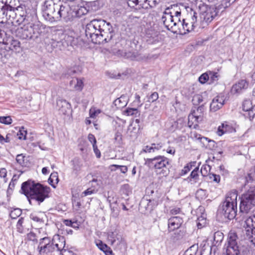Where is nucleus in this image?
<instances>
[{
    "label": "nucleus",
    "mask_w": 255,
    "mask_h": 255,
    "mask_svg": "<svg viewBox=\"0 0 255 255\" xmlns=\"http://www.w3.org/2000/svg\"><path fill=\"white\" fill-rule=\"evenodd\" d=\"M192 248H194V246L191 247L190 250H187L184 255H197L198 250L196 249L195 251H193Z\"/></svg>",
    "instance_id": "obj_64"
},
{
    "label": "nucleus",
    "mask_w": 255,
    "mask_h": 255,
    "mask_svg": "<svg viewBox=\"0 0 255 255\" xmlns=\"http://www.w3.org/2000/svg\"><path fill=\"white\" fill-rule=\"evenodd\" d=\"M139 208L142 212H150L152 211V207L149 205L147 198H143L141 200L139 205Z\"/></svg>",
    "instance_id": "obj_26"
},
{
    "label": "nucleus",
    "mask_w": 255,
    "mask_h": 255,
    "mask_svg": "<svg viewBox=\"0 0 255 255\" xmlns=\"http://www.w3.org/2000/svg\"><path fill=\"white\" fill-rule=\"evenodd\" d=\"M54 242L58 243V245L62 244L61 250L65 248L66 245V241L64 236H60L59 235L56 234L53 237Z\"/></svg>",
    "instance_id": "obj_30"
},
{
    "label": "nucleus",
    "mask_w": 255,
    "mask_h": 255,
    "mask_svg": "<svg viewBox=\"0 0 255 255\" xmlns=\"http://www.w3.org/2000/svg\"><path fill=\"white\" fill-rule=\"evenodd\" d=\"M17 7H13L6 2L2 5L0 10V19L10 20L18 18Z\"/></svg>",
    "instance_id": "obj_10"
},
{
    "label": "nucleus",
    "mask_w": 255,
    "mask_h": 255,
    "mask_svg": "<svg viewBox=\"0 0 255 255\" xmlns=\"http://www.w3.org/2000/svg\"><path fill=\"white\" fill-rule=\"evenodd\" d=\"M117 234L114 232H110L108 233V237L110 239L112 242V244H113L116 241V239L119 240V238L117 237Z\"/></svg>",
    "instance_id": "obj_52"
},
{
    "label": "nucleus",
    "mask_w": 255,
    "mask_h": 255,
    "mask_svg": "<svg viewBox=\"0 0 255 255\" xmlns=\"http://www.w3.org/2000/svg\"><path fill=\"white\" fill-rule=\"evenodd\" d=\"M193 166L194 165H192V163L187 164L186 166H184V168L181 170V174L185 175V174H186L191 170Z\"/></svg>",
    "instance_id": "obj_51"
},
{
    "label": "nucleus",
    "mask_w": 255,
    "mask_h": 255,
    "mask_svg": "<svg viewBox=\"0 0 255 255\" xmlns=\"http://www.w3.org/2000/svg\"><path fill=\"white\" fill-rule=\"evenodd\" d=\"M206 146L209 149L213 150L216 147V143L215 141L209 139L206 144Z\"/></svg>",
    "instance_id": "obj_53"
},
{
    "label": "nucleus",
    "mask_w": 255,
    "mask_h": 255,
    "mask_svg": "<svg viewBox=\"0 0 255 255\" xmlns=\"http://www.w3.org/2000/svg\"><path fill=\"white\" fill-rule=\"evenodd\" d=\"M26 238L28 241H32L34 243H37L38 242L36 234L32 232H30L27 234Z\"/></svg>",
    "instance_id": "obj_45"
},
{
    "label": "nucleus",
    "mask_w": 255,
    "mask_h": 255,
    "mask_svg": "<svg viewBox=\"0 0 255 255\" xmlns=\"http://www.w3.org/2000/svg\"><path fill=\"white\" fill-rule=\"evenodd\" d=\"M17 33L22 39L33 40L31 27L29 24H24L23 27L18 29Z\"/></svg>",
    "instance_id": "obj_15"
},
{
    "label": "nucleus",
    "mask_w": 255,
    "mask_h": 255,
    "mask_svg": "<svg viewBox=\"0 0 255 255\" xmlns=\"http://www.w3.org/2000/svg\"><path fill=\"white\" fill-rule=\"evenodd\" d=\"M230 127L227 124H223L222 127H219L217 133L220 136L222 135L224 133L229 131Z\"/></svg>",
    "instance_id": "obj_39"
},
{
    "label": "nucleus",
    "mask_w": 255,
    "mask_h": 255,
    "mask_svg": "<svg viewBox=\"0 0 255 255\" xmlns=\"http://www.w3.org/2000/svg\"><path fill=\"white\" fill-rule=\"evenodd\" d=\"M204 248L201 251L200 254L198 255H210L213 247H210V249H208L207 251H206V248L205 246Z\"/></svg>",
    "instance_id": "obj_54"
},
{
    "label": "nucleus",
    "mask_w": 255,
    "mask_h": 255,
    "mask_svg": "<svg viewBox=\"0 0 255 255\" xmlns=\"http://www.w3.org/2000/svg\"><path fill=\"white\" fill-rule=\"evenodd\" d=\"M51 244L52 246V248H53V251H55V248H56L57 250L58 251H60L61 252V246L62 244L60 243V245H58V243L54 242V238L53 237L52 240H51Z\"/></svg>",
    "instance_id": "obj_50"
},
{
    "label": "nucleus",
    "mask_w": 255,
    "mask_h": 255,
    "mask_svg": "<svg viewBox=\"0 0 255 255\" xmlns=\"http://www.w3.org/2000/svg\"><path fill=\"white\" fill-rule=\"evenodd\" d=\"M74 37L69 35H65L64 38L60 41H54L52 43L53 47L57 48L60 50H64L69 45H72Z\"/></svg>",
    "instance_id": "obj_14"
},
{
    "label": "nucleus",
    "mask_w": 255,
    "mask_h": 255,
    "mask_svg": "<svg viewBox=\"0 0 255 255\" xmlns=\"http://www.w3.org/2000/svg\"><path fill=\"white\" fill-rule=\"evenodd\" d=\"M243 110L245 112L253 109L255 110V106H252V102L250 100H245L242 105Z\"/></svg>",
    "instance_id": "obj_36"
},
{
    "label": "nucleus",
    "mask_w": 255,
    "mask_h": 255,
    "mask_svg": "<svg viewBox=\"0 0 255 255\" xmlns=\"http://www.w3.org/2000/svg\"><path fill=\"white\" fill-rule=\"evenodd\" d=\"M179 6L177 4H172L170 6L165 8L163 12V14L171 15L173 16L176 10L177 9Z\"/></svg>",
    "instance_id": "obj_35"
},
{
    "label": "nucleus",
    "mask_w": 255,
    "mask_h": 255,
    "mask_svg": "<svg viewBox=\"0 0 255 255\" xmlns=\"http://www.w3.org/2000/svg\"><path fill=\"white\" fill-rule=\"evenodd\" d=\"M14 135L12 133H8L6 135V137H4V143H9L11 140H13Z\"/></svg>",
    "instance_id": "obj_57"
},
{
    "label": "nucleus",
    "mask_w": 255,
    "mask_h": 255,
    "mask_svg": "<svg viewBox=\"0 0 255 255\" xmlns=\"http://www.w3.org/2000/svg\"><path fill=\"white\" fill-rule=\"evenodd\" d=\"M183 223V219L179 216L171 217L168 220V226L169 232L178 229Z\"/></svg>",
    "instance_id": "obj_17"
},
{
    "label": "nucleus",
    "mask_w": 255,
    "mask_h": 255,
    "mask_svg": "<svg viewBox=\"0 0 255 255\" xmlns=\"http://www.w3.org/2000/svg\"><path fill=\"white\" fill-rule=\"evenodd\" d=\"M0 123L5 125H10L12 123V119L10 116L0 117Z\"/></svg>",
    "instance_id": "obj_46"
},
{
    "label": "nucleus",
    "mask_w": 255,
    "mask_h": 255,
    "mask_svg": "<svg viewBox=\"0 0 255 255\" xmlns=\"http://www.w3.org/2000/svg\"><path fill=\"white\" fill-rule=\"evenodd\" d=\"M114 139L119 143H121L122 140V132L119 130L117 131L115 133Z\"/></svg>",
    "instance_id": "obj_55"
},
{
    "label": "nucleus",
    "mask_w": 255,
    "mask_h": 255,
    "mask_svg": "<svg viewBox=\"0 0 255 255\" xmlns=\"http://www.w3.org/2000/svg\"><path fill=\"white\" fill-rule=\"evenodd\" d=\"M210 2H215L216 1H220L221 3L218 5L216 7V9L217 10V12H216L215 14V16H216L218 12H219V10H221V11H223L226 8L229 7L231 4V0H208Z\"/></svg>",
    "instance_id": "obj_22"
},
{
    "label": "nucleus",
    "mask_w": 255,
    "mask_h": 255,
    "mask_svg": "<svg viewBox=\"0 0 255 255\" xmlns=\"http://www.w3.org/2000/svg\"><path fill=\"white\" fill-rule=\"evenodd\" d=\"M112 166L116 167L117 168L120 169L121 172L125 174L128 171V167L126 166L116 164H114Z\"/></svg>",
    "instance_id": "obj_61"
},
{
    "label": "nucleus",
    "mask_w": 255,
    "mask_h": 255,
    "mask_svg": "<svg viewBox=\"0 0 255 255\" xmlns=\"http://www.w3.org/2000/svg\"><path fill=\"white\" fill-rule=\"evenodd\" d=\"M112 52L115 55L119 57H123L126 59L134 61H143L148 58L147 55L142 54L137 51H126L120 49H113Z\"/></svg>",
    "instance_id": "obj_9"
},
{
    "label": "nucleus",
    "mask_w": 255,
    "mask_h": 255,
    "mask_svg": "<svg viewBox=\"0 0 255 255\" xmlns=\"http://www.w3.org/2000/svg\"><path fill=\"white\" fill-rule=\"evenodd\" d=\"M240 199V211L242 213H248L255 206V186L250 187Z\"/></svg>",
    "instance_id": "obj_6"
},
{
    "label": "nucleus",
    "mask_w": 255,
    "mask_h": 255,
    "mask_svg": "<svg viewBox=\"0 0 255 255\" xmlns=\"http://www.w3.org/2000/svg\"><path fill=\"white\" fill-rule=\"evenodd\" d=\"M245 231L246 235L252 242H253L254 239L253 229H252L251 226H246Z\"/></svg>",
    "instance_id": "obj_38"
},
{
    "label": "nucleus",
    "mask_w": 255,
    "mask_h": 255,
    "mask_svg": "<svg viewBox=\"0 0 255 255\" xmlns=\"http://www.w3.org/2000/svg\"><path fill=\"white\" fill-rule=\"evenodd\" d=\"M191 23L192 25H190L189 23L186 22V20L185 19H183L182 21V25H181V29L182 28L184 30V33H186V31L189 32L193 30V24H192L193 22ZM181 32L182 31L181 30L180 32Z\"/></svg>",
    "instance_id": "obj_32"
},
{
    "label": "nucleus",
    "mask_w": 255,
    "mask_h": 255,
    "mask_svg": "<svg viewBox=\"0 0 255 255\" xmlns=\"http://www.w3.org/2000/svg\"><path fill=\"white\" fill-rule=\"evenodd\" d=\"M158 98V94L157 92H153L152 93L148 98V101L150 102H154L156 101Z\"/></svg>",
    "instance_id": "obj_56"
},
{
    "label": "nucleus",
    "mask_w": 255,
    "mask_h": 255,
    "mask_svg": "<svg viewBox=\"0 0 255 255\" xmlns=\"http://www.w3.org/2000/svg\"><path fill=\"white\" fill-rule=\"evenodd\" d=\"M22 213V210L19 208H15L11 211L9 216L12 219H15L19 217Z\"/></svg>",
    "instance_id": "obj_42"
},
{
    "label": "nucleus",
    "mask_w": 255,
    "mask_h": 255,
    "mask_svg": "<svg viewBox=\"0 0 255 255\" xmlns=\"http://www.w3.org/2000/svg\"><path fill=\"white\" fill-rule=\"evenodd\" d=\"M3 43L5 45L4 48L6 50H11L15 53H20L22 50L20 42L12 37L3 40Z\"/></svg>",
    "instance_id": "obj_11"
},
{
    "label": "nucleus",
    "mask_w": 255,
    "mask_h": 255,
    "mask_svg": "<svg viewBox=\"0 0 255 255\" xmlns=\"http://www.w3.org/2000/svg\"><path fill=\"white\" fill-rule=\"evenodd\" d=\"M237 191L228 193L225 200L219 207L218 214L229 220L235 218L237 212Z\"/></svg>",
    "instance_id": "obj_3"
},
{
    "label": "nucleus",
    "mask_w": 255,
    "mask_h": 255,
    "mask_svg": "<svg viewBox=\"0 0 255 255\" xmlns=\"http://www.w3.org/2000/svg\"><path fill=\"white\" fill-rule=\"evenodd\" d=\"M199 81L202 83L204 84L208 80H209V75L207 73H204L202 74L199 77Z\"/></svg>",
    "instance_id": "obj_49"
},
{
    "label": "nucleus",
    "mask_w": 255,
    "mask_h": 255,
    "mask_svg": "<svg viewBox=\"0 0 255 255\" xmlns=\"http://www.w3.org/2000/svg\"><path fill=\"white\" fill-rule=\"evenodd\" d=\"M60 255H76L74 253V252L70 250L63 249L62 250H61L60 252Z\"/></svg>",
    "instance_id": "obj_60"
},
{
    "label": "nucleus",
    "mask_w": 255,
    "mask_h": 255,
    "mask_svg": "<svg viewBox=\"0 0 255 255\" xmlns=\"http://www.w3.org/2000/svg\"><path fill=\"white\" fill-rule=\"evenodd\" d=\"M58 177L57 172L52 173L48 179V183L54 188L55 187V184H57L58 182Z\"/></svg>",
    "instance_id": "obj_34"
},
{
    "label": "nucleus",
    "mask_w": 255,
    "mask_h": 255,
    "mask_svg": "<svg viewBox=\"0 0 255 255\" xmlns=\"http://www.w3.org/2000/svg\"><path fill=\"white\" fill-rule=\"evenodd\" d=\"M146 1H148V4L149 5L150 7H155L157 4H158L161 1V0H146Z\"/></svg>",
    "instance_id": "obj_59"
},
{
    "label": "nucleus",
    "mask_w": 255,
    "mask_h": 255,
    "mask_svg": "<svg viewBox=\"0 0 255 255\" xmlns=\"http://www.w3.org/2000/svg\"><path fill=\"white\" fill-rule=\"evenodd\" d=\"M96 245L99 249L103 251L105 254L107 252L112 250L107 245L104 244L101 241H99V243H97Z\"/></svg>",
    "instance_id": "obj_40"
},
{
    "label": "nucleus",
    "mask_w": 255,
    "mask_h": 255,
    "mask_svg": "<svg viewBox=\"0 0 255 255\" xmlns=\"http://www.w3.org/2000/svg\"><path fill=\"white\" fill-rule=\"evenodd\" d=\"M73 84H74V87L76 90L81 91L83 89V82L81 80L78 78L73 79L70 82V85H72Z\"/></svg>",
    "instance_id": "obj_33"
},
{
    "label": "nucleus",
    "mask_w": 255,
    "mask_h": 255,
    "mask_svg": "<svg viewBox=\"0 0 255 255\" xmlns=\"http://www.w3.org/2000/svg\"><path fill=\"white\" fill-rule=\"evenodd\" d=\"M16 160L17 162L21 165L24 164V156L22 154L17 155Z\"/></svg>",
    "instance_id": "obj_58"
},
{
    "label": "nucleus",
    "mask_w": 255,
    "mask_h": 255,
    "mask_svg": "<svg viewBox=\"0 0 255 255\" xmlns=\"http://www.w3.org/2000/svg\"><path fill=\"white\" fill-rule=\"evenodd\" d=\"M20 191L27 197L30 205L35 203L40 205L49 197L51 189L49 187L29 179L22 183Z\"/></svg>",
    "instance_id": "obj_2"
},
{
    "label": "nucleus",
    "mask_w": 255,
    "mask_h": 255,
    "mask_svg": "<svg viewBox=\"0 0 255 255\" xmlns=\"http://www.w3.org/2000/svg\"><path fill=\"white\" fill-rule=\"evenodd\" d=\"M30 218L33 221L38 223H43L44 220L42 217H41L36 213H32L30 215Z\"/></svg>",
    "instance_id": "obj_44"
},
{
    "label": "nucleus",
    "mask_w": 255,
    "mask_h": 255,
    "mask_svg": "<svg viewBox=\"0 0 255 255\" xmlns=\"http://www.w3.org/2000/svg\"><path fill=\"white\" fill-rule=\"evenodd\" d=\"M29 24L31 27L33 40L36 42L40 41V36L42 35L45 28L37 20L35 22H31Z\"/></svg>",
    "instance_id": "obj_12"
},
{
    "label": "nucleus",
    "mask_w": 255,
    "mask_h": 255,
    "mask_svg": "<svg viewBox=\"0 0 255 255\" xmlns=\"http://www.w3.org/2000/svg\"><path fill=\"white\" fill-rule=\"evenodd\" d=\"M209 79L210 78L211 81L213 82L218 80V74L216 72H210L209 74Z\"/></svg>",
    "instance_id": "obj_63"
},
{
    "label": "nucleus",
    "mask_w": 255,
    "mask_h": 255,
    "mask_svg": "<svg viewBox=\"0 0 255 255\" xmlns=\"http://www.w3.org/2000/svg\"><path fill=\"white\" fill-rule=\"evenodd\" d=\"M60 4V0H46L42 8L43 16L50 22L55 21L57 12Z\"/></svg>",
    "instance_id": "obj_7"
},
{
    "label": "nucleus",
    "mask_w": 255,
    "mask_h": 255,
    "mask_svg": "<svg viewBox=\"0 0 255 255\" xmlns=\"http://www.w3.org/2000/svg\"><path fill=\"white\" fill-rule=\"evenodd\" d=\"M249 82L246 80H240L238 83L234 85L231 89V93L233 94H239L243 90L248 88Z\"/></svg>",
    "instance_id": "obj_20"
},
{
    "label": "nucleus",
    "mask_w": 255,
    "mask_h": 255,
    "mask_svg": "<svg viewBox=\"0 0 255 255\" xmlns=\"http://www.w3.org/2000/svg\"><path fill=\"white\" fill-rule=\"evenodd\" d=\"M173 25L170 27L171 31L174 33L181 32V25H182V21L180 17H173Z\"/></svg>",
    "instance_id": "obj_25"
},
{
    "label": "nucleus",
    "mask_w": 255,
    "mask_h": 255,
    "mask_svg": "<svg viewBox=\"0 0 255 255\" xmlns=\"http://www.w3.org/2000/svg\"><path fill=\"white\" fill-rule=\"evenodd\" d=\"M170 159L164 156L158 155L152 158L145 159L144 165L150 168H154L156 171L162 169V173L166 172L164 169H168L167 166L170 165Z\"/></svg>",
    "instance_id": "obj_8"
},
{
    "label": "nucleus",
    "mask_w": 255,
    "mask_h": 255,
    "mask_svg": "<svg viewBox=\"0 0 255 255\" xmlns=\"http://www.w3.org/2000/svg\"><path fill=\"white\" fill-rule=\"evenodd\" d=\"M57 108L60 113L66 115L71 112V105L65 100L58 99L57 100Z\"/></svg>",
    "instance_id": "obj_16"
},
{
    "label": "nucleus",
    "mask_w": 255,
    "mask_h": 255,
    "mask_svg": "<svg viewBox=\"0 0 255 255\" xmlns=\"http://www.w3.org/2000/svg\"><path fill=\"white\" fill-rule=\"evenodd\" d=\"M40 255H44L53 252V248L51 244V240L49 237H44L40 240L37 248Z\"/></svg>",
    "instance_id": "obj_13"
},
{
    "label": "nucleus",
    "mask_w": 255,
    "mask_h": 255,
    "mask_svg": "<svg viewBox=\"0 0 255 255\" xmlns=\"http://www.w3.org/2000/svg\"><path fill=\"white\" fill-rule=\"evenodd\" d=\"M225 248L226 255H253V251L250 247L239 246V238L234 232L230 231L229 233Z\"/></svg>",
    "instance_id": "obj_4"
},
{
    "label": "nucleus",
    "mask_w": 255,
    "mask_h": 255,
    "mask_svg": "<svg viewBox=\"0 0 255 255\" xmlns=\"http://www.w3.org/2000/svg\"><path fill=\"white\" fill-rule=\"evenodd\" d=\"M114 104L118 109L125 107L127 105V101L126 97L121 96L120 98L114 101Z\"/></svg>",
    "instance_id": "obj_29"
},
{
    "label": "nucleus",
    "mask_w": 255,
    "mask_h": 255,
    "mask_svg": "<svg viewBox=\"0 0 255 255\" xmlns=\"http://www.w3.org/2000/svg\"><path fill=\"white\" fill-rule=\"evenodd\" d=\"M195 119V121L197 123L202 121V117L201 115H197L196 114V112L195 111H192L191 114L189 116V120H192L193 119Z\"/></svg>",
    "instance_id": "obj_43"
},
{
    "label": "nucleus",
    "mask_w": 255,
    "mask_h": 255,
    "mask_svg": "<svg viewBox=\"0 0 255 255\" xmlns=\"http://www.w3.org/2000/svg\"><path fill=\"white\" fill-rule=\"evenodd\" d=\"M253 223H255V215L249 217L245 221V225L246 226H251V224H253Z\"/></svg>",
    "instance_id": "obj_62"
},
{
    "label": "nucleus",
    "mask_w": 255,
    "mask_h": 255,
    "mask_svg": "<svg viewBox=\"0 0 255 255\" xmlns=\"http://www.w3.org/2000/svg\"><path fill=\"white\" fill-rule=\"evenodd\" d=\"M27 130L23 127L19 128V130L16 135L18 138L20 140H25L26 139Z\"/></svg>",
    "instance_id": "obj_37"
},
{
    "label": "nucleus",
    "mask_w": 255,
    "mask_h": 255,
    "mask_svg": "<svg viewBox=\"0 0 255 255\" xmlns=\"http://www.w3.org/2000/svg\"><path fill=\"white\" fill-rule=\"evenodd\" d=\"M85 33L87 39L96 44L109 42L115 35L111 23L102 19H94L87 23Z\"/></svg>",
    "instance_id": "obj_1"
},
{
    "label": "nucleus",
    "mask_w": 255,
    "mask_h": 255,
    "mask_svg": "<svg viewBox=\"0 0 255 255\" xmlns=\"http://www.w3.org/2000/svg\"><path fill=\"white\" fill-rule=\"evenodd\" d=\"M124 112L127 116H133L138 113V110L136 108H128Z\"/></svg>",
    "instance_id": "obj_48"
},
{
    "label": "nucleus",
    "mask_w": 255,
    "mask_h": 255,
    "mask_svg": "<svg viewBox=\"0 0 255 255\" xmlns=\"http://www.w3.org/2000/svg\"><path fill=\"white\" fill-rule=\"evenodd\" d=\"M224 239V234L221 231H217L214 235V245L212 247L215 249L216 247L219 246Z\"/></svg>",
    "instance_id": "obj_27"
},
{
    "label": "nucleus",
    "mask_w": 255,
    "mask_h": 255,
    "mask_svg": "<svg viewBox=\"0 0 255 255\" xmlns=\"http://www.w3.org/2000/svg\"><path fill=\"white\" fill-rule=\"evenodd\" d=\"M18 18L16 21L20 24H28L36 21L37 17L36 10L25 4H20L17 7Z\"/></svg>",
    "instance_id": "obj_5"
},
{
    "label": "nucleus",
    "mask_w": 255,
    "mask_h": 255,
    "mask_svg": "<svg viewBox=\"0 0 255 255\" xmlns=\"http://www.w3.org/2000/svg\"><path fill=\"white\" fill-rule=\"evenodd\" d=\"M173 16L171 15L163 14L161 17L162 21L167 29L170 30V27L173 25Z\"/></svg>",
    "instance_id": "obj_24"
},
{
    "label": "nucleus",
    "mask_w": 255,
    "mask_h": 255,
    "mask_svg": "<svg viewBox=\"0 0 255 255\" xmlns=\"http://www.w3.org/2000/svg\"><path fill=\"white\" fill-rule=\"evenodd\" d=\"M74 11L75 12V15L77 17H80L82 15L87 14L88 12L87 8L84 6H78V8L74 9Z\"/></svg>",
    "instance_id": "obj_31"
},
{
    "label": "nucleus",
    "mask_w": 255,
    "mask_h": 255,
    "mask_svg": "<svg viewBox=\"0 0 255 255\" xmlns=\"http://www.w3.org/2000/svg\"><path fill=\"white\" fill-rule=\"evenodd\" d=\"M225 103L224 96L218 95L214 98L210 104L211 111L216 112L221 108Z\"/></svg>",
    "instance_id": "obj_19"
},
{
    "label": "nucleus",
    "mask_w": 255,
    "mask_h": 255,
    "mask_svg": "<svg viewBox=\"0 0 255 255\" xmlns=\"http://www.w3.org/2000/svg\"><path fill=\"white\" fill-rule=\"evenodd\" d=\"M24 218L23 217H21L19 219L17 224H16V228L17 231L19 233H22L23 231V227L22 226V224L23 223Z\"/></svg>",
    "instance_id": "obj_47"
},
{
    "label": "nucleus",
    "mask_w": 255,
    "mask_h": 255,
    "mask_svg": "<svg viewBox=\"0 0 255 255\" xmlns=\"http://www.w3.org/2000/svg\"><path fill=\"white\" fill-rule=\"evenodd\" d=\"M70 11V7L68 5H62L61 1H60V4L57 9L56 14V18H55V21L59 20L61 18L66 19L69 16V12Z\"/></svg>",
    "instance_id": "obj_18"
},
{
    "label": "nucleus",
    "mask_w": 255,
    "mask_h": 255,
    "mask_svg": "<svg viewBox=\"0 0 255 255\" xmlns=\"http://www.w3.org/2000/svg\"><path fill=\"white\" fill-rule=\"evenodd\" d=\"M199 167H196L190 173V176L187 178V180L191 182V184L196 183L199 180Z\"/></svg>",
    "instance_id": "obj_28"
},
{
    "label": "nucleus",
    "mask_w": 255,
    "mask_h": 255,
    "mask_svg": "<svg viewBox=\"0 0 255 255\" xmlns=\"http://www.w3.org/2000/svg\"><path fill=\"white\" fill-rule=\"evenodd\" d=\"M207 96L206 92H204L202 93V94H197L195 95L193 97L192 99V103L194 105H198L200 104L202 102H204V104H206L207 102V99L206 98Z\"/></svg>",
    "instance_id": "obj_23"
},
{
    "label": "nucleus",
    "mask_w": 255,
    "mask_h": 255,
    "mask_svg": "<svg viewBox=\"0 0 255 255\" xmlns=\"http://www.w3.org/2000/svg\"><path fill=\"white\" fill-rule=\"evenodd\" d=\"M146 198L147 199H152L154 202L156 203V200H159L161 194L157 190H154L152 186H149L146 188Z\"/></svg>",
    "instance_id": "obj_21"
},
{
    "label": "nucleus",
    "mask_w": 255,
    "mask_h": 255,
    "mask_svg": "<svg viewBox=\"0 0 255 255\" xmlns=\"http://www.w3.org/2000/svg\"><path fill=\"white\" fill-rule=\"evenodd\" d=\"M17 179H18V177L16 176V175H14L13 176L12 178L11 181L10 182L8 187V189H7V192L8 193H10V192L12 191L13 189L14 188L15 183H16V182L17 181Z\"/></svg>",
    "instance_id": "obj_41"
}]
</instances>
